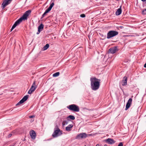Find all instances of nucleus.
<instances>
[{"label": "nucleus", "instance_id": "obj_21", "mask_svg": "<svg viewBox=\"0 0 146 146\" xmlns=\"http://www.w3.org/2000/svg\"><path fill=\"white\" fill-rule=\"evenodd\" d=\"M60 74V73L59 72H56L53 75V76L54 77H56L58 76Z\"/></svg>", "mask_w": 146, "mask_h": 146}, {"label": "nucleus", "instance_id": "obj_32", "mask_svg": "<svg viewBox=\"0 0 146 146\" xmlns=\"http://www.w3.org/2000/svg\"><path fill=\"white\" fill-rule=\"evenodd\" d=\"M104 146H108V145L107 144H105Z\"/></svg>", "mask_w": 146, "mask_h": 146}, {"label": "nucleus", "instance_id": "obj_11", "mask_svg": "<svg viewBox=\"0 0 146 146\" xmlns=\"http://www.w3.org/2000/svg\"><path fill=\"white\" fill-rule=\"evenodd\" d=\"M132 99L131 98H130L129 99L126 105V108L125 109V110H127L130 107L132 104Z\"/></svg>", "mask_w": 146, "mask_h": 146}, {"label": "nucleus", "instance_id": "obj_29", "mask_svg": "<svg viewBox=\"0 0 146 146\" xmlns=\"http://www.w3.org/2000/svg\"><path fill=\"white\" fill-rule=\"evenodd\" d=\"M144 68H146V63L144 64Z\"/></svg>", "mask_w": 146, "mask_h": 146}, {"label": "nucleus", "instance_id": "obj_16", "mask_svg": "<svg viewBox=\"0 0 146 146\" xmlns=\"http://www.w3.org/2000/svg\"><path fill=\"white\" fill-rule=\"evenodd\" d=\"M127 78L126 76H124L122 81V85L123 86H126L127 85Z\"/></svg>", "mask_w": 146, "mask_h": 146}, {"label": "nucleus", "instance_id": "obj_1", "mask_svg": "<svg viewBox=\"0 0 146 146\" xmlns=\"http://www.w3.org/2000/svg\"><path fill=\"white\" fill-rule=\"evenodd\" d=\"M101 80L96 77H91L90 78L91 88L92 90L96 91L100 88Z\"/></svg>", "mask_w": 146, "mask_h": 146}, {"label": "nucleus", "instance_id": "obj_28", "mask_svg": "<svg viewBox=\"0 0 146 146\" xmlns=\"http://www.w3.org/2000/svg\"><path fill=\"white\" fill-rule=\"evenodd\" d=\"M34 117V115H31V116H29V117L30 118H33V117Z\"/></svg>", "mask_w": 146, "mask_h": 146}, {"label": "nucleus", "instance_id": "obj_23", "mask_svg": "<svg viewBox=\"0 0 146 146\" xmlns=\"http://www.w3.org/2000/svg\"><path fill=\"white\" fill-rule=\"evenodd\" d=\"M142 14L143 15H146V9L142 10Z\"/></svg>", "mask_w": 146, "mask_h": 146}, {"label": "nucleus", "instance_id": "obj_22", "mask_svg": "<svg viewBox=\"0 0 146 146\" xmlns=\"http://www.w3.org/2000/svg\"><path fill=\"white\" fill-rule=\"evenodd\" d=\"M68 123V122L66 120L64 121L62 123V124L63 126H64L65 125L67 124Z\"/></svg>", "mask_w": 146, "mask_h": 146}, {"label": "nucleus", "instance_id": "obj_30", "mask_svg": "<svg viewBox=\"0 0 146 146\" xmlns=\"http://www.w3.org/2000/svg\"><path fill=\"white\" fill-rule=\"evenodd\" d=\"M141 1L143 2H144V1H145L146 0H141Z\"/></svg>", "mask_w": 146, "mask_h": 146}, {"label": "nucleus", "instance_id": "obj_7", "mask_svg": "<svg viewBox=\"0 0 146 146\" xmlns=\"http://www.w3.org/2000/svg\"><path fill=\"white\" fill-rule=\"evenodd\" d=\"M54 5V2H52V3H51L49 7L46 9L45 11V12L42 15V17H44L45 15H46V14L48 13L51 9L53 7Z\"/></svg>", "mask_w": 146, "mask_h": 146}, {"label": "nucleus", "instance_id": "obj_27", "mask_svg": "<svg viewBox=\"0 0 146 146\" xmlns=\"http://www.w3.org/2000/svg\"><path fill=\"white\" fill-rule=\"evenodd\" d=\"M12 135V134H10L9 135L8 137H10Z\"/></svg>", "mask_w": 146, "mask_h": 146}, {"label": "nucleus", "instance_id": "obj_20", "mask_svg": "<svg viewBox=\"0 0 146 146\" xmlns=\"http://www.w3.org/2000/svg\"><path fill=\"white\" fill-rule=\"evenodd\" d=\"M49 45L48 44H47L46 45L43 47V50H46L49 47Z\"/></svg>", "mask_w": 146, "mask_h": 146}, {"label": "nucleus", "instance_id": "obj_3", "mask_svg": "<svg viewBox=\"0 0 146 146\" xmlns=\"http://www.w3.org/2000/svg\"><path fill=\"white\" fill-rule=\"evenodd\" d=\"M62 131L56 125L54 128V131L52 135V137L53 138H56L60 135L62 134Z\"/></svg>", "mask_w": 146, "mask_h": 146}, {"label": "nucleus", "instance_id": "obj_19", "mask_svg": "<svg viewBox=\"0 0 146 146\" xmlns=\"http://www.w3.org/2000/svg\"><path fill=\"white\" fill-rule=\"evenodd\" d=\"M67 119L69 121H70V120L69 119L72 120H74L75 119V117L73 115H70L67 117Z\"/></svg>", "mask_w": 146, "mask_h": 146}, {"label": "nucleus", "instance_id": "obj_2", "mask_svg": "<svg viewBox=\"0 0 146 146\" xmlns=\"http://www.w3.org/2000/svg\"><path fill=\"white\" fill-rule=\"evenodd\" d=\"M31 13V11L30 10L26 11L23 15L15 22L11 29V31L17 26L19 25L23 20L27 19V17Z\"/></svg>", "mask_w": 146, "mask_h": 146}, {"label": "nucleus", "instance_id": "obj_15", "mask_svg": "<svg viewBox=\"0 0 146 146\" xmlns=\"http://www.w3.org/2000/svg\"><path fill=\"white\" fill-rule=\"evenodd\" d=\"M30 135L31 137V138L33 139H35L36 137V133L33 130H31L30 132Z\"/></svg>", "mask_w": 146, "mask_h": 146}, {"label": "nucleus", "instance_id": "obj_10", "mask_svg": "<svg viewBox=\"0 0 146 146\" xmlns=\"http://www.w3.org/2000/svg\"><path fill=\"white\" fill-rule=\"evenodd\" d=\"M12 0H4L1 4V7L4 8L7 5L9 4Z\"/></svg>", "mask_w": 146, "mask_h": 146}, {"label": "nucleus", "instance_id": "obj_5", "mask_svg": "<svg viewBox=\"0 0 146 146\" xmlns=\"http://www.w3.org/2000/svg\"><path fill=\"white\" fill-rule=\"evenodd\" d=\"M118 34V32L117 31L113 30L110 31L107 33V39H110L117 35Z\"/></svg>", "mask_w": 146, "mask_h": 146}, {"label": "nucleus", "instance_id": "obj_13", "mask_svg": "<svg viewBox=\"0 0 146 146\" xmlns=\"http://www.w3.org/2000/svg\"><path fill=\"white\" fill-rule=\"evenodd\" d=\"M117 46H115L114 47L110 48L109 50V52L111 54L115 53L117 51H118Z\"/></svg>", "mask_w": 146, "mask_h": 146}, {"label": "nucleus", "instance_id": "obj_25", "mask_svg": "<svg viewBox=\"0 0 146 146\" xmlns=\"http://www.w3.org/2000/svg\"><path fill=\"white\" fill-rule=\"evenodd\" d=\"M144 3L143 4V7L146 6V1H144Z\"/></svg>", "mask_w": 146, "mask_h": 146}, {"label": "nucleus", "instance_id": "obj_26", "mask_svg": "<svg viewBox=\"0 0 146 146\" xmlns=\"http://www.w3.org/2000/svg\"><path fill=\"white\" fill-rule=\"evenodd\" d=\"M123 144L122 142H120L118 146H123Z\"/></svg>", "mask_w": 146, "mask_h": 146}, {"label": "nucleus", "instance_id": "obj_6", "mask_svg": "<svg viewBox=\"0 0 146 146\" xmlns=\"http://www.w3.org/2000/svg\"><path fill=\"white\" fill-rule=\"evenodd\" d=\"M35 81H34L31 88L29 90L28 93L31 94L34 92L37 87V86L35 85Z\"/></svg>", "mask_w": 146, "mask_h": 146}, {"label": "nucleus", "instance_id": "obj_34", "mask_svg": "<svg viewBox=\"0 0 146 146\" xmlns=\"http://www.w3.org/2000/svg\"><path fill=\"white\" fill-rule=\"evenodd\" d=\"M84 146H86V145H85Z\"/></svg>", "mask_w": 146, "mask_h": 146}, {"label": "nucleus", "instance_id": "obj_24", "mask_svg": "<svg viewBox=\"0 0 146 146\" xmlns=\"http://www.w3.org/2000/svg\"><path fill=\"white\" fill-rule=\"evenodd\" d=\"M86 17L85 15L84 14H81L80 15V17L82 18H84Z\"/></svg>", "mask_w": 146, "mask_h": 146}, {"label": "nucleus", "instance_id": "obj_17", "mask_svg": "<svg viewBox=\"0 0 146 146\" xmlns=\"http://www.w3.org/2000/svg\"><path fill=\"white\" fill-rule=\"evenodd\" d=\"M122 12V10L121 9V6H120V8L118 9L117 11L115 12V15L117 16L120 15Z\"/></svg>", "mask_w": 146, "mask_h": 146}, {"label": "nucleus", "instance_id": "obj_8", "mask_svg": "<svg viewBox=\"0 0 146 146\" xmlns=\"http://www.w3.org/2000/svg\"><path fill=\"white\" fill-rule=\"evenodd\" d=\"M87 137V134L86 133H82L77 135L76 137V139H79L80 138H85Z\"/></svg>", "mask_w": 146, "mask_h": 146}, {"label": "nucleus", "instance_id": "obj_9", "mask_svg": "<svg viewBox=\"0 0 146 146\" xmlns=\"http://www.w3.org/2000/svg\"><path fill=\"white\" fill-rule=\"evenodd\" d=\"M29 96L26 95L23 98L19 101L16 105V106H18L23 103L25 101H26L28 99Z\"/></svg>", "mask_w": 146, "mask_h": 146}, {"label": "nucleus", "instance_id": "obj_31", "mask_svg": "<svg viewBox=\"0 0 146 146\" xmlns=\"http://www.w3.org/2000/svg\"><path fill=\"white\" fill-rule=\"evenodd\" d=\"M96 146H99V145L98 144H97Z\"/></svg>", "mask_w": 146, "mask_h": 146}, {"label": "nucleus", "instance_id": "obj_14", "mask_svg": "<svg viewBox=\"0 0 146 146\" xmlns=\"http://www.w3.org/2000/svg\"><path fill=\"white\" fill-rule=\"evenodd\" d=\"M44 28V25L42 24H41L38 27V31L36 33L37 35L39 34L40 32Z\"/></svg>", "mask_w": 146, "mask_h": 146}, {"label": "nucleus", "instance_id": "obj_12", "mask_svg": "<svg viewBox=\"0 0 146 146\" xmlns=\"http://www.w3.org/2000/svg\"><path fill=\"white\" fill-rule=\"evenodd\" d=\"M105 141L110 144H112L115 143V141L113 139L110 138L105 139Z\"/></svg>", "mask_w": 146, "mask_h": 146}, {"label": "nucleus", "instance_id": "obj_33", "mask_svg": "<svg viewBox=\"0 0 146 146\" xmlns=\"http://www.w3.org/2000/svg\"><path fill=\"white\" fill-rule=\"evenodd\" d=\"M89 135H91V134H89Z\"/></svg>", "mask_w": 146, "mask_h": 146}, {"label": "nucleus", "instance_id": "obj_18", "mask_svg": "<svg viewBox=\"0 0 146 146\" xmlns=\"http://www.w3.org/2000/svg\"><path fill=\"white\" fill-rule=\"evenodd\" d=\"M73 125L72 124L69 125L66 127V130L68 131H71V128L73 127Z\"/></svg>", "mask_w": 146, "mask_h": 146}, {"label": "nucleus", "instance_id": "obj_4", "mask_svg": "<svg viewBox=\"0 0 146 146\" xmlns=\"http://www.w3.org/2000/svg\"><path fill=\"white\" fill-rule=\"evenodd\" d=\"M67 108L70 110L74 112H79L80 111L79 107L76 105L72 104L68 106Z\"/></svg>", "mask_w": 146, "mask_h": 146}]
</instances>
